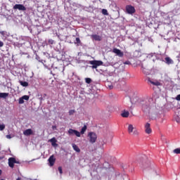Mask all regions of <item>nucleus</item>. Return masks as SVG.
I'll return each mask as SVG.
<instances>
[{"label":"nucleus","instance_id":"23","mask_svg":"<svg viewBox=\"0 0 180 180\" xmlns=\"http://www.w3.org/2000/svg\"><path fill=\"white\" fill-rule=\"evenodd\" d=\"M129 111L124 110L123 112L121 114V116H122V117H129Z\"/></svg>","mask_w":180,"mask_h":180},{"label":"nucleus","instance_id":"5","mask_svg":"<svg viewBox=\"0 0 180 180\" xmlns=\"http://www.w3.org/2000/svg\"><path fill=\"white\" fill-rule=\"evenodd\" d=\"M126 12L129 15H133V13H136V8L131 5H127L126 6Z\"/></svg>","mask_w":180,"mask_h":180},{"label":"nucleus","instance_id":"2","mask_svg":"<svg viewBox=\"0 0 180 180\" xmlns=\"http://www.w3.org/2000/svg\"><path fill=\"white\" fill-rule=\"evenodd\" d=\"M138 162L142 168H148V167H150V162L146 155L140 156Z\"/></svg>","mask_w":180,"mask_h":180},{"label":"nucleus","instance_id":"9","mask_svg":"<svg viewBox=\"0 0 180 180\" xmlns=\"http://www.w3.org/2000/svg\"><path fill=\"white\" fill-rule=\"evenodd\" d=\"M112 53H114V54H116V56H117L118 57H123L124 56V53H123V52H122L120 49H117V48H114L112 49Z\"/></svg>","mask_w":180,"mask_h":180},{"label":"nucleus","instance_id":"15","mask_svg":"<svg viewBox=\"0 0 180 180\" xmlns=\"http://www.w3.org/2000/svg\"><path fill=\"white\" fill-rule=\"evenodd\" d=\"M24 136H32L33 134V130L32 129H26L23 131Z\"/></svg>","mask_w":180,"mask_h":180},{"label":"nucleus","instance_id":"28","mask_svg":"<svg viewBox=\"0 0 180 180\" xmlns=\"http://www.w3.org/2000/svg\"><path fill=\"white\" fill-rule=\"evenodd\" d=\"M75 44H77V46H79L81 44V39L77 37L75 41Z\"/></svg>","mask_w":180,"mask_h":180},{"label":"nucleus","instance_id":"18","mask_svg":"<svg viewBox=\"0 0 180 180\" xmlns=\"http://www.w3.org/2000/svg\"><path fill=\"white\" fill-rule=\"evenodd\" d=\"M49 141L51 143V146H53V147H56V146H57V139H56L54 137L51 139Z\"/></svg>","mask_w":180,"mask_h":180},{"label":"nucleus","instance_id":"24","mask_svg":"<svg viewBox=\"0 0 180 180\" xmlns=\"http://www.w3.org/2000/svg\"><path fill=\"white\" fill-rule=\"evenodd\" d=\"M19 82L22 86H29V83L27 82H23L20 80Z\"/></svg>","mask_w":180,"mask_h":180},{"label":"nucleus","instance_id":"13","mask_svg":"<svg viewBox=\"0 0 180 180\" xmlns=\"http://www.w3.org/2000/svg\"><path fill=\"white\" fill-rule=\"evenodd\" d=\"M91 37L93 40H96V41H101V40H102V37L98 34H92Z\"/></svg>","mask_w":180,"mask_h":180},{"label":"nucleus","instance_id":"1","mask_svg":"<svg viewBox=\"0 0 180 180\" xmlns=\"http://www.w3.org/2000/svg\"><path fill=\"white\" fill-rule=\"evenodd\" d=\"M150 102H153V98H150L148 101H141L139 104V105L141 108L143 112H145V113H148V112H150Z\"/></svg>","mask_w":180,"mask_h":180},{"label":"nucleus","instance_id":"39","mask_svg":"<svg viewBox=\"0 0 180 180\" xmlns=\"http://www.w3.org/2000/svg\"><path fill=\"white\" fill-rule=\"evenodd\" d=\"M176 123H180V119H179V118H177V119L176 120Z\"/></svg>","mask_w":180,"mask_h":180},{"label":"nucleus","instance_id":"31","mask_svg":"<svg viewBox=\"0 0 180 180\" xmlns=\"http://www.w3.org/2000/svg\"><path fill=\"white\" fill-rule=\"evenodd\" d=\"M3 130H5V124H0V131H3Z\"/></svg>","mask_w":180,"mask_h":180},{"label":"nucleus","instance_id":"27","mask_svg":"<svg viewBox=\"0 0 180 180\" xmlns=\"http://www.w3.org/2000/svg\"><path fill=\"white\" fill-rule=\"evenodd\" d=\"M85 131H86V125H84L81 129V134H84Z\"/></svg>","mask_w":180,"mask_h":180},{"label":"nucleus","instance_id":"7","mask_svg":"<svg viewBox=\"0 0 180 180\" xmlns=\"http://www.w3.org/2000/svg\"><path fill=\"white\" fill-rule=\"evenodd\" d=\"M68 134L70 136H77V137H81V133L75 129H70L68 130Z\"/></svg>","mask_w":180,"mask_h":180},{"label":"nucleus","instance_id":"35","mask_svg":"<svg viewBox=\"0 0 180 180\" xmlns=\"http://www.w3.org/2000/svg\"><path fill=\"white\" fill-rule=\"evenodd\" d=\"M176 101H180V94L177 95L176 97Z\"/></svg>","mask_w":180,"mask_h":180},{"label":"nucleus","instance_id":"8","mask_svg":"<svg viewBox=\"0 0 180 180\" xmlns=\"http://www.w3.org/2000/svg\"><path fill=\"white\" fill-rule=\"evenodd\" d=\"M13 9L14 11L18 10V11H26V7L23 6L22 4H15L13 7Z\"/></svg>","mask_w":180,"mask_h":180},{"label":"nucleus","instance_id":"17","mask_svg":"<svg viewBox=\"0 0 180 180\" xmlns=\"http://www.w3.org/2000/svg\"><path fill=\"white\" fill-rule=\"evenodd\" d=\"M141 70H142L143 74H146V75H148L150 74V70L144 68V66L143 65H141Z\"/></svg>","mask_w":180,"mask_h":180},{"label":"nucleus","instance_id":"4","mask_svg":"<svg viewBox=\"0 0 180 180\" xmlns=\"http://www.w3.org/2000/svg\"><path fill=\"white\" fill-rule=\"evenodd\" d=\"M90 64L91 65H92L91 68L96 69L98 68V67H99V65H103V62H102L101 60H91Z\"/></svg>","mask_w":180,"mask_h":180},{"label":"nucleus","instance_id":"36","mask_svg":"<svg viewBox=\"0 0 180 180\" xmlns=\"http://www.w3.org/2000/svg\"><path fill=\"white\" fill-rule=\"evenodd\" d=\"M0 47H4V43L2 41H0Z\"/></svg>","mask_w":180,"mask_h":180},{"label":"nucleus","instance_id":"40","mask_svg":"<svg viewBox=\"0 0 180 180\" xmlns=\"http://www.w3.org/2000/svg\"><path fill=\"white\" fill-rule=\"evenodd\" d=\"M15 164H20V162L19 161H17V160H15Z\"/></svg>","mask_w":180,"mask_h":180},{"label":"nucleus","instance_id":"6","mask_svg":"<svg viewBox=\"0 0 180 180\" xmlns=\"http://www.w3.org/2000/svg\"><path fill=\"white\" fill-rule=\"evenodd\" d=\"M88 136L90 139V143H96V139H98V136L95 134V132H90L88 134Z\"/></svg>","mask_w":180,"mask_h":180},{"label":"nucleus","instance_id":"26","mask_svg":"<svg viewBox=\"0 0 180 180\" xmlns=\"http://www.w3.org/2000/svg\"><path fill=\"white\" fill-rule=\"evenodd\" d=\"M101 13H103L105 16L109 15V13H108V10H106L105 8L102 9Z\"/></svg>","mask_w":180,"mask_h":180},{"label":"nucleus","instance_id":"14","mask_svg":"<svg viewBox=\"0 0 180 180\" xmlns=\"http://www.w3.org/2000/svg\"><path fill=\"white\" fill-rule=\"evenodd\" d=\"M145 131L147 134H151V128L150 127V123H146L145 125Z\"/></svg>","mask_w":180,"mask_h":180},{"label":"nucleus","instance_id":"41","mask_svg":"<svg viewBox=\"0 0 180 180\" xmlns=\"http://www.w3.org/2000/svg\"><path fill=\"white\" fill-rule=\"evenodd\" d=\"M149 56H150V57H153V56H154V54H153V53H150V54H149Z\"/></svg>","mask_w":180,"mask_h":180},{"label":"nucleus","instance_id":"21","mask_svg":"<svg viewBox=\"0 0 180 180\" xmlns=\"http://www.w3.org/2000/svg\"><path fill=\"white\" fill-rule=\"evenodd\" d=\"M9 96V93H0V98L6 99Z\"/></svg>","mask_w":180,"mask_h":180},{"label":"nucleus","instance_id":"10","mask_svg":"<svg viewBox=\"0 0 180 180\" xmlns=\"http://www.w3.org/2000/svg\"><path fill=\"white\" fill-rule=\"evenodd\" d=\"M29 96L25 95L20 97L18 100V103L20 105H22V103H25V101H29Z\"/></svg>","mask_w":180,"mask_h":180},{"label":"nucleus","instance_id":"44","mask_svg":"<svg viewBox=\"0 0 180 180\" xmlns=\"http://www.w3.org/2000/svg\"><path fill=\"white\" fill-rule=\"evenodd\" d=\"M2 159H3V158L0 157V161H1V160H2Z\"/></svg>","mask_w":180,"mask_h":180},{"label":"nucleus","instance_id":"32","mask_svg":"<svg viewBox=\"0 0 180 180\" xmlns=\"http://www.w3.org/2000/svg\"><path fill=\"white\" fill-rule=\"evenodd\" d=\"M74 113H75V110H70L69 111V115H70V116L74 115Z\"/></svg>","mask_w":180,"mask_h":180},{"label":"nucleus","instance_id":"19","mask_svg":"<svg viewBox=\"0 0 180 180\" xmlns=\"http://www.w3.org/2000/svg\"><path fill=\"white\" fill-rule=\"evenodd\" d=\"M72 148L76 151V153H81V149L75 143L72 144Z\"/></svg>","mask_w":180,"mask_h":180},{"label":"nucleus","instance_id":"45","mask_svg":"<svg viewBox=\"0 0 180 180\" xmlns=\"http://www.w3.org/2000/svg\"><path fill=\"white\" fill-rule=\"evenodd\" d=\"M16 180H20V178H18Z\"/></svg>","mask_w":180,"mask_h":180},{"label":"nucleus","instance_id":"29","mask_svg":"<svg viewBox=\"0 0 180 180\" xmlns=\"http://www.w3.org/2000/svg\"><path fill=\"white\" fill-rule=\"evenodd\" d=\"M85 81L86 84H91L92 82V79L88 77L85 79Z\"/></svg>","mask_w":180,"mask_h":180},{"label":"nucleus","instance_id":"22","mask_svg":"<svg viewBox=\"0 0 180 180\" xmlns=\"http://www.w3.org/2000/svg\"><path fill=\"white\" fill-rule=\"evenodd\" d=\"M105 86L106 88H108V89H113V85L112 83H110V82H107L105 83Z\"/></svg>","mask_w":180,"mask_h":180},{"label":"nucleus","instance_id":"12","mask_svg":"<svg viewBox=\"0 0 180 180\" xmlns=\"http://www.w3.org/2000/svg\"><path fill=\"white\" fill-rule=\"evenodd\" d=\"M48 161L49 162V167H53L56 162V158H54V155H51L49 158Z\"/></svg>","mask_w":180,"mask_h":180},{"label":"nucleus","instance_id":"25","mask_svg":"<svg viewBox=\"0 0 180 180\" xmlns=\"http://www.w3.org/2000/svg\"><path fill=\"white\" fill-rule=\"evenodd\" d=\"M0 34L4 36V37H8V36H9V34H8V32L6 31H1Z\"/></svg>","mask_w":180,"mask_h":180},{"label":"nucleus","instance_id":"37","mask_svg":"<svg viewBox=\"0 0 180 180\" xmlns=\"http://www.w3.org/2000/svg\"><path fill=\"white\" fill-rule=\"evenodd\" d=\"M124 64L129 65L130 64V61H126L124 63Z\"/></svg>","mask_w":180,"mask_h":180},{"label":"nucleus","instance_id":"30","mask_svg":"<svg viewBox=\"0 0 180 180\" xmlns=\"http://www.w3.org/2000/svg\"><path fill=\"white\" fill-rule=\"evenodd\" d=\"M173 153H174V154H180V148H176L173 150Z\"/></svg>","mask_w":180,"mask_h":180},{"label":"nucleus","instance_id":"20","mask_svg":"<svg viewBox=\"0 0 180 180\" xmlns=\"http://www.w3.org/2000/svg\"><path fill=\"white\" fill-rule=\"evenodd\" d=\"M148 81L150 84H152V85H155V86H160V85H161V83H160V82L158 81L153 82L150 79H149Z\"/></svg>","mask_w":180,"mask_h":180},{"label":"nucleus","instance_id":"3","mask_svg":"<svg viewBox=\"0 0 180 180\" xmlns=\"http://www.w3.org/2000/svg\"><path fill=\"white\" fill-rule=\"evenodd\" d=\"M128 133L132 134V136H139V131L136 130L135 127H133V124H129L128 126Z\"/></svg>","mask_w":180,"mask_h":180},{"label":"nucleus","instance_id":"16","mask_svg":"<svg viewBox=\"0 0 180 180\" xmlns=\"http://www.w3.org/2000/svg\"><path fill=\"white\" fill-rule=\"evenodd\" d=\"M165 62L168 65H169L170 64H174V60L172 59H171V58H169V57H166L165 58Z\"/></svg>","mask_w":180,"mask_h":180},{"label":"nucleus","instance_id":"42","mask_svg":"<svg viewBox=\"0 0 180 180\" xmlns=\"http://www.w3.org/2000/svg\"><path fill=\"white\" fill-rule=\"evenodd\" d=\"M2 174V170H0V175Z\"/></svg>","mask_w":180,"mask_h":180},{"label":"nucleus","instance_id":"38","mask_svg":"<svg viewBox=\"0 0 180 180\" xmlns=\"http://www.w3.org/2000/svg\"><path fill=\"white\" fill-rule=\"evenodd\" d=\"M6 139H12V136H11V135H6Z\"/></svg>","mask_w":180,"mask_h":180},{"label":"nucleus","instance_id":"33","mask_svg":"<svg viewBox=\"0 0 180 180\" xmlns=\"http://www.w3.org/2000/svg\"><path fill=\"white\" fill-rule=\"evenodd\" d=\"M58 170L59 171V172H60V174H63V167H59L58 168Z\"/></svg>","mask_w":180,"mask_h":180},{"label":"nucleus","instance_id":"34","mask_svg":"<svg viewBox=\"0 0 180 180\" xmlns=\"http://www.w3.org/2000/svg\"><path fill=\"white\" fill-rule=\"evenodd\" d=\"M49 44H54V40H53V39H49Z\"/></svg>","mask_w":180,"mask_h":180},{"label":"nucleus","instance_id":"43","mask_svg":"<svg viewBox=\"0 0 180 180\" xmlns=\"http://www.w3.org/2000/svg\"><path fill=\"white\" fill-rule=\"evenodd\" d=\"M53 129H56V126H53Z\"/></svg>","mask_w":180,"mask_h":180},{"label":"nucleus","instance_id":"11","mask_svg":"<svg viewBox=\"0 0 180 180\" xmlns=\"http://www.w3.org/2000/svg\"><path fill=\"white\" fill-rule=\"evenodd\" d=\"M15 162H16V159L15 158H8V166L11 168H13L15 167Z\"/></svg>","mask_w":180,"mask_h":180}]
</instances>
